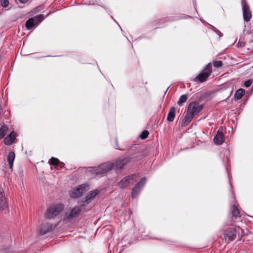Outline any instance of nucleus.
I'll list each match as a JSON object with an SVG mask.
<instances>
[{"label":"nucleus","instance_id":"1","mask_svg":"<svg viewBox=\"0 0 253 253\" xmlns=\"http://www.w3.org/2000/svg\"><path fill=\"white\" fill-rule=\"evenodd\" d=\"M203 109V105L194 101L190 103L187 108V113L182 120L183 125H187L193 119L194 117L198 114Z\"/></svg>","mask_w":253,"mask_h":253},{"label":"nucleus","instance_id":"2","mask_svg":"<svg viewBox=\"0 0 253 253\" xmlns=\"http://www.w3.org/2000/svg\"><path fill=\"white\" fill-rule=\"evenodd\" d=\"M120 167L121 166H119L118 164L113 165L111 164V162H109L103 163L97 167L89 168L88 171L92 172L93 174L102 175L112 169V168Z\"/></svg>","mask_w":253,"mask_h":253},{"label":"nucleus","instance_id":"3","mask_svg":"<svg viewBox=\"0 0 253 253\" xmlns=\"http://www.w3.org/2000/svg\"><path fill=\"white\" fill-rule=\"evenodd\" d=\"M64 209L62 204H57L51 205L48 209L45 214L47 218H52L58 215Z\"/></svg>","mask_w":253,"mask_h":253},{"label":"nucleus","instance_id":"4","mask_svg":"<svg viewBox=\"0 0 253 253\" xmlns=\"http://www.w3.org/2000/svg\"><path fill=\"white\" fill-rule=\"evenodd\" d=\"M89 189V185L87 184L81 185L77 188L72 189L70 191V196L74 198H79L81 196L83 193L88 190Z\"/></svg>","mask_w":253,"mask_h":253},{"label":"nucleus","instance_id":"5","mask_svg":"<svg viewBox=\"0 0 253 253\" xmlns=\"http://www.w3.org/2000/svg\"><path fill=\"white\" fill-rule=\"evenodd\" d=\"M81 206H76L74 207L68 214H66L64 217V220L69 222L73 218L78 217L82 211Z\"/></svg>","mask_w":253,"mask_h":253},{"label":"nucleus","instance_id":"6","mask_svg":"<svg viewBox=\"0 0 253 253\" xmlns=\"http://www.w3.org/2000/svg\"><path fill=\"white\" fill-rule=\"evenodd\" d=\"M240 229L239 226L230 228L225 231L224 238L226 241L230 242L234 240L236 237V232Z\"/></svg>","mask_w":253,"mask_h":253},{"label":"nucleus","instance_id":"7","mask_svg":"<svg viewBox=\"0 0 253 253\" xmlns=\"http://www.w3.org/2000/svg\"><path fill=\"white\" fill-rule=\"evenodd\" d=\"M135 178L136 175L135 174L126 176L118 183V186L120 188H124L129 184H133L135 181Z\"/></svg>","mask_w":253,"mask_h":253},{"label":"nucleus","instance_id":"8","mask_svg":"<svg viewBox=\"0 0 253 253\" xmlns=\"http://www.w3.org/2000/svg\"><path fill=\"white\" fill-rule=\"evenodd\" d=\"M146 179L145 177L142 178L133 188L131 192V197L132 198H136L146 183Z\"/></svg>","mask_w":253,"mask_h":253},{"label":"nucleus","instance_id":"9","mask_svg":"<svg viewBox=\"0 0 253 253\" xmlns=\"http://www.w3.org/2000/svg\"><path fill=\"white\" fill-rule=\"evenodd\" d=\"M211 65L209 63L206 67L205 71L203 73L199 74L197 78L200 81V82H204L210 76L211 73Z\"/></svg>","mask_w":253,"mask_h":253},{"label":"nucleus","instance_id":"10","mask_svg":"<svg viewBox=\"0 0 253 253\" xmlns=\"http://www.w3.org/2000/svg\"><path fill=\"white\" fill-rule=\"evenodd\" d=\"M99 193V191L97 189L90 191L85 197L82 200V202L84 204H88L95 198Z\"/></svg>","mask_w":253,"mask_h":253},{"label":"nucleus","instance_id":"11","mask_svg":"<svg viewBox=\"0 0 253 253\" xmlns=\"http://www.w3.org/2000/svg\"><path fill=\"white\" fill-rule=\"evenodd\" d=\"M7 208L3 191L0 188V211H2Z\"/></svg>","mask_w":253,"mask_h":253},{"label":"nucleus","instance_id":"12","mask_svg":"<svg viewBox=\"0 0 253 253\" xmlns=\"http://www.w3.org/2000/svg\"><path fill=\"white\" fill-rule=\"evenodd\" d=\"M243 17L245 21L248 22L252 18V14L248 5L243 7Z\"/></svg>","mask_w":253,"mask_h":253},{"label":"nucleus","instance_id":"13","mask_svg":"<svg viewBox=\"0 0 253 253\" xmlns=\"http://www.w3.org/2000/svg\"><path fill=\"white\" fill-rule=\"evenodd\" d=\"M129 162V159L128 158H125L124 159H119L114 163L111 162V164L113 165L118 164L119 166H121L120 168H112V169H121Z\"/></svg>","mask_w":253,"mask_h":253},{"label":"nucleus","instance_id":"14","mask_svg":"<svg viewBox=\"0 0 253 253\" xmlns=\"http://www.w3.org/2000/svg\"><path fill=\"white\" fill-rule=\"evenodd\" d=\"M16 134L14 131H12L4 138V142L7 145H10L14 142Z\"/></svg>","mask_w":253,"mask_h":253},{"label":"nucleus","instance_id":"15","mask_svg":"<svg viewBox=\"0 0 253 253\" xmlns=\"http://www.w3.org/2000/svg\"><path fill=\"white\" fill-rule=\"evenodd\" d=\"M213 141L215 144L217 145H220L223 143V135L219 130L217 131L216 135L214 137Z\"/></svg>","mask_w":253,"mask_h":253},{"label":"nucleus","instance_id":"16","mask_svg":"<svg viewBox=\"0 0 253 253\" xmlns=\"http://www.w3.org/2000/svg\"><path fill=\"white\" fill-rule=\"evenodd\" d=\"M15 153L13 151L10 152L7 156V161L8 162L9 168L11 169L13 167V164L15 159Z\"/></svg>","mask_w":253,"mask_h":253},{"label":"nucleus","instance_id":"17","mask_svg":"<svg viewBox=\"0 0 253 253\" xmlns=\"http://www.w3.org/2000/svg\"><path fill=\"white\" fill-rule=\"evenodd\" d=\"M52 230V225L49 223L44 225L40 230V233L42 234H45L47 232Z\"/></svg>","mask_w":253,"mask_h":253},{"label":"nucleus","instance_id":"18","mask_svg":"<svg viewBox=\"0 0 253 253\" xmlns=\"http://www.w3.org/2000/svg\"><path fill=\"white\" fill-rule=\"evenodd\" d=\"M175 109L174 107L170 108L167 116V120L169 122L173 121L175 117Z\"/></svg>","mask_w":253,"mask_h":253},{"label":"nucleus","instance_id":"19","mask_svg":"<svg viewBox=\"0 0 253 253\" xmlns=\"http://www.w3.org/2000/svg\"><path fill=\"white\" fill-rule=\"evenodd\" d=\"M231 209L232 211L233 216L237 217L240 215V211L236 206H232Z\"/></svg>","mask_w":253,"mask_h":253},{"label":"nucleus","instance_id":"20","mask_svg":"<svg viewBox=\"0 0 253 253\" xmlns=\"http://www.w3.org/2000/svg\"><path fill=\"white\" fill-rule=\"evenodd\" d=\"M245 90L242 88L238 89L235 94V97L237 99H240L245 94Z\"/></svg>","mask_w":253,"mask_h":253},{"label":"nucleus","instance_id":"21","mask_svg":"<svg viewBox=\"0 0 253 253\" xmlns=\"http://www.w3.org/2000/svg\"><path fill=\"white\" fill-rule=\"evenodd\" d=\"M187 99L188 96L186 94H183L181 96H180L177 103L179 106L182 105L183 104L187 101Z\"/></svg>","mask_w":253,"mask_h":253},{"label":"nucleus","instance_id":"22","mask_svg":"<svg viewBox=\"0 0 253 253\" xmlns=\"http://www.w3.org/2000/svg\"><path fill=\"white\" fill-rule=\"evenodd\" d=\"M35 24L33 19L31 18L29 19L26 22L25 25L27 29H31Z\"/></svg>","mask_w":253,"mask_h":253},{"label":"nucleus","instance_id":"23","mask_svg":"<svg viewBox=\"0 0 253 253\" xmlns=\"http://www.w3.org/2000/svg\"><path fill=\"white\" fill-rule=\"evenodd\" d=\"M32 18L33 19V21H34L35 24H37L42 22L43 20L44 17L43 15L40 14Z\"/></svg>","mask_w":253,"mask_h":253},{"label":"nucleus","instance_id":"24","mask_svg":"<svg viewBox=\"0 0 253 253\" xmlns=\"http://www.w3.org/2000/svg\"><path fill=\"white\" fill-rule=\"evenodd\" d=\"M8 130V127L6 126H3L0 128V139L3 138Z\"/></svg>","mask_w":253,"mask_h":253},{"label":"nucleus","instance_id":"25","mask_svg":"<svg viewBox=\"0 0 253 253\" xmlns=\"http://www.w3.org/2000/svg\"><path fill=\"white\" fill-rule=\"evenodd\" d=\"M50 163L53 166H57L59 164V161L57 158L52 157L50 160Z\"/></svg>","mask_w":253,"mask_h":253},{"label":"nucleus","instance_id":"26","mask_svg":"<svg viewBox=\"0 0 253 253\" xmlns=\"http://www.w3.org/2000/svg\"><path fill=\"white\" fill-rule=\"evenodd\" d=\"M149 134V132L147 130H143L141 134L140 135V137L141 139H145L148 137V135Z\"/></svg>","mask_w":253,"mask_h":253},{"label":"nucleus","instance_id":"27","mask_svg":"<svg viewBox=\"0 0 253 253\" xmlns=\"http://www.w3.org/2000/svg\"><path fill=\"white\" fill-rule=\"evenodd\" d=\"M213 65L214 67L219 68L222 66V62L221 61H214L213 62Z\"/></svg>","mask_w":253,"mask_h":253},{"label":"nucleus","instance_id":"28","mask_svg":"<svg viewBox=\"0 0 253 253\" xmlns=\"http://www.w3.org/2000/svg\"><path fill=\"white\" fill-rule=\"evenodd\" d=\"M252 83H253V81L251 80H249L245 82L244 85L246 87H248L250 86H251V85L252 84Z\"/></svg>","mask_w":253,"mask_h":253},{"label":"nucleus","instance_id":"29","mask_svg":"<svg viewBox=\"0 0 253 253\" xmlns=\"http://www.w3.org/2000/svg\"><path fill=\"white\" fill-rule=\"evenodd\" d=\"M9 5V1L8 0H2V5L4 7H6Z\"/></svg>","mask_w":253,"mask_h":253},{"label":"nucleus","instance_id":"30","mask_svg":"<svg viewBox=\"0 0 253 253\" xmlns=\"http://www.w3.org/2000/svg\"><path fill=\"white\" fill-rule=\"evenodd\" d=\"M29 0H18V1L22 4L27 3L29 1Z\"/></svg>","mask_w":253,"mask_h":253},{"label":"nucleus","instance_id":"31","mask_svg":"<svg viewBox=\"0 0 253 253\" xmlns=\"http://www.w3.org/2000/svg\"><path fill=\"white\" fill-rule=\"evenodd\" d=\"M242 6H244L245 5H248L246 2V0H242Z\"/></svg>","mask_w":253,"mask_h":253},{"label":"nucleus","instance_id":"32","mask_svg":"<svg viewBox=\"0 0 253 253\" xmlns=\"http://www.w3.org/2000/svg\"><path fill=\"white\" fill-rule=\"evenodd\" d=\"M0 253H12L9 251H2L0 252Z\"/></svg>","mask_w":253,"mask_h":253},{"label":"nucleus","instance_id":"33","mask_svg":"<svg viewBox=\"0 0 253 253\" xmlns=\"http://www.w3.org/2000/svg\"><path fill=\"white\" fill-rule=\"evenodd\" d=\"M217 33L219 35V37H222V34H221V33L220 31H217Z\"/></svg>","mask_w":253,"mask_h":253}]
</instances>
